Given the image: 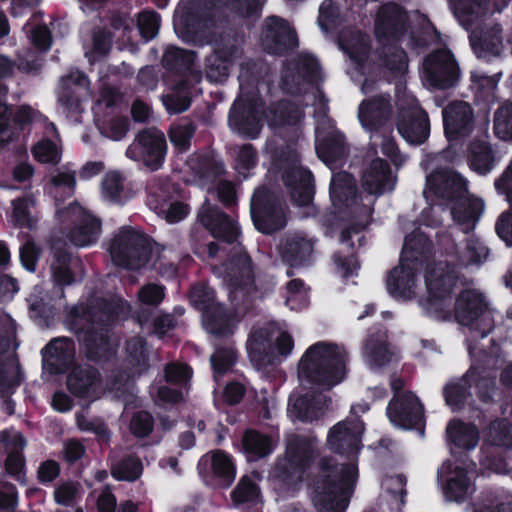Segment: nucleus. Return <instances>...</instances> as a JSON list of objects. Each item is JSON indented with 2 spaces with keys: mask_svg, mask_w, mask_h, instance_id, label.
<instances>
[{
  "mask_svg": "<svg viewBox=\"0 0 512 512\" xmlns=\"http://www.w3.org/2000/svg\"><path fill=\"white\" fill-rule=\"evenodd\" d=\"M191 301L203 313L202 324L206 332L218 336L233 333L238 320L214 302V291L210 287L204 284L193 287Z\"/></svg>",
  "mask_w": 512,
  "mask_h": 512,
  "instance_id": "obj_13",
  "label": "nucleus"
},
{
  "mask_svg": "<svg viewBox=\"0 0 512 512\" xmlns=\"http://www.w3.org/2000/svg\"><path fill=\"white\" fill-rule=\"evenodd\" d=\"M315 137L316 153L326 165L333 164L346 154L343 135L324 115L317 120Z\"/></svg>",
  "mask_w": 512,
  "mask_h": 512,
  "instance_id": "obj_25",
  "label": "nucleus"
},
{
  "mask_svg": "<svg viewBox=\"0 0 512 512\" xmlns=\"http://www.w3.org/2000/svg\"><path fill=\"white\" fill-rule=\"evenodd\" d=\"M43 366L51 373H62L72 363L74 344L68 338H56L43 350Z\"/></svg>",
  "mask_w": 512,
  "mask_h": 512,
  "instance_id": "obj_39",
  "label": "nucleus"
},
{
  "mask_svg": "<svg viewBox=\"0 0 512 512\" xmlns=\"http://www.w3.org/2000/svg\"><path fill=\"white\" fill-rule=\"evenodd\" d=\"M167 151L164 134L155 128L141 131L128 146L126 156L152 171L162 167Z\"/></svg>",
  "mask_w": 512,
  "mask_h": 512,
  "instance_id": "obj_20",
  "label": "nucleus"
},
{
  "mask_svg": "<svg viewBox=\"0 0 512 512\" xmlns=\"http://www.w3.org/2000/svg\"><path fill=\"white\" fill-rule=\"evenodd\" d=\"M327 402L323 394H292L288 403V415L293 421L312 422L323 415Z\"/></svg>",
  "mask_w": 512,
  "mask_h": 512,
  "instance_id": "obj_35",
  "label": "nucleus"
},
{
  "mask_svg": "<svg viewBox=\"0 0 512 512\" xmlns=\"http://www.w3.org/2000/svg\"><path fill=\"white\" fill-rule=\"evenodd\" d=\"M137 27L144 41L153 39L159 31V15L153 11H143L139 13L137 17Z\"/></svg>",
  "mask_w": 512,
  "mask_h": 512,
  "instance_id": "obj_64",
  "label": "nucleus"
},
{
  "mask_svg": "<svg viewBox=\"0 0 512 512\" xmlns=\"http://www.w3.org/2000/svg\"><path fill=\"white\" fill-rule=\"evenodd\" d=\"M499 313L486 302L484 295L476 289L460 293L455 303V318L459 324L468 326L472 337H486L494 327Z\"/></svg>",
  "mask_w": 512,
  "mask_h": 512,
  "instance_id": "obj_8",
  "label": "nucleus"
},
{
  "mask_svg": "<svg viewBox=\"0 0 512 512\" xmlns=\"http://www.w3.org/2000/svg\"><path fill=\"white\" fill-rule=\"evenodd\" d=\"M216 274L227 285L232 300L250 296L254 291V269L250 257L239 248L237 255L217 268Z\"/></svg>",
  "mask_w": 512,
  "mask_h": 512,
  "instance_id": "obj_14",
  "label": "nucleus"
},
{
  "mask_svg": "<svg viewBox=\"0 0 512 512\" xmlns=\"http://www.w3.org/2000/svg\"><path fill=\"white\" fill-rule=\"evenodd\" d=\"M363 431L364 425L359 419L339 422L328 433V446L336 453L348 454L353 458L361 448Z\"/></svg>",
  "mask_w": 512,
  "mask_h": 512,
  "instance_id": "obj_27",
  "label": "nucleus"
},
{
  "mask_svg": "<svg viewBox=\"0 0 512 512\" xmlns=\"http://www.w3.org/2000/svg\"><path fill=\"white\" fill-rule=\"evenodd\" d=\"M12 221L21 228L33 230L38 224V215L35 212L36 198L32 193H27L11 202Z\"/></svg>",
  "mask_w": 512,
  "mask_h": 512,
  "instance_id": "obj_46",
  "label": "nucleus"
},
{
  "mask_svg": "<svg viewBox=\"0 0 512 512\" xmlns=\"http://www.w3.org/2000/svg\"><path fill=\"white\" fill-rule=\"evenodd\" d=\"M470 381L475 382L476 391L484 401L490 398V392L495 388L494 378L486 370L472 366L463 378L449 382L444 388L446 404L453 411L460 409L467 399Z\"/></svg>",
  "mask_w": 512,
  "mask_h": 512,
  "instance_id": "obj_22",
  "label": "nucleus"
},
{
  "mask_svg": "<svg viewBox=\"0 0 512 512\" xmlns=\"http://www.w3.org/2000/svg\"><path fill=\"white\" fill-rule=\"evenodd\" d=\"M293 348L292 336L276 325L254 330L247 341L250 360L257 365L272 364L286 358Z\"/></svg>",
  "mask_w": 512,
  "mask_h": 512,
  "instance_id": "obj_7",
  "label": "nucleus"
},
{
  "mask_svg": "<svg viewBox=\"0 0 512 512\" xmlns=\"http://www.w3.org/2000/svg\"><path fill=\"white\" fill-rule=\"evenodd\" d=\"M363 355L366 364L375 371L396 359L395 353L387 345L385 333L369 336L364 345Z\"/></svg>",
  "mask_w": 512,
  "mask_h": 512,
  "instance_id": "obj_41",
  "label": "nucleus"
},
{
  "mask_svg": "<svg viewBox=\"0 0 512 512\" xmlns=\"http://www.w3.org/2000/svg\"><path fill=\"white\" fill-rule=\"evenodd\" d=\"M76 186L75 174L71 171H58L52 174L47 185L50 195L57 198L60 194L71 196Z\"/></svg>",
  "mask_w": 512,
  "mask_h": 512,
  "instance_id": "obj_54",
  "label": "nucleus"
},
{
  "mask_svg": "<svg viewBox=\"0 0 512 512\" xmlns=\"http://www.w3.org/2000/svg\"><path fill=\"white\" fill-rule=\"evenodd\" d=\"M396 178L388 164L380 159L372 160L362 175V186L369 195H382L394 189Z\"/></svg>",
  "mask_w": 512,
  "mask_h": 512,
  "instance_id": "obj_37",
  "label": "nucleus"
},
{
  "mask_svg": "<svg viewBox=\"0 0 512 512\" xmlns=\"http://www.w3.org/2000/svg\"><path fill=\"white\" fill-rule=\"evenodd\" d=\"M398 108L397 129L399 134L411 144H421L429 136V120L415 96L399 89L396 94Z\"/></svg>",
  "mask_w": 512,
  "mask_h": 512,
  "instance_id": "obj_11",
  "label": "nucleus"
},
{
  "mask_svg": "<svg viewBox=\"0 0 512 512\" xmlns=\"http://www.w3.org/2000/svg\"><path fill=\"white\" fill-rule=\"evenodd\" d=\"M487 443L494 447H512V426L506 420H498L491 424L487 432Z\"/></svg>",
  "mask_w": 512,
  "mask_h": 512,
  "instance_id": "obj_56",
  "label": "nucleus"
},
{
  "mask_svg": "<svg viewBox=\"0 0 512 512\" xmlns=\"http://www.w3.org/2000/svg\"><path fill=\"white\" fill-rule=\"evenodd\" d=\"M110 46L109 34L102 30L95 31L91 44L84 46L85 56L90 63L96 62L108 53Z\"/></svg>",
  "mask_w": 512,
  "mask_h": 512,
  "instance_id": "obj_62",
  "label": "nucleus"
},
{
  "mask_svg": "<svg viewBox=\"0 0 512 512\" xmlns=\"http://www.w3.org/2000/svg\"><path fill=\"white\" fill-rule=\"evenodd\" d=\"M190 78L195 83H199L201 76L199 73H191L188 78L181 79L172 88V92L162 97V102L169 113L177 114L186 111L191 104L192 85Z\"/></svg>",
  "mask_w": 512,
  "mask_h": 512,
  "instance_id": "obj_43",
  "label": "nucleus"
},
{
  "mask_svg": "<svg viewBox=\"0 0 512 512\" xmlns=\"http://www.w3.org/2000/svg\"><path fill=\"white\" fill-rule=\"evenodd\" d=\"M488 257L487 247L476 238H470L463 251L456 256L458 265H479Z\"/></svg>",
  "mask_w": 512,
  "mask_h": 512,
  "instance_id": "obj_55",
  "label": "nucleus"
},
{
  "mask_svg": "<svg viewBox=\"0 0 512 512\" xmlns=\"http://www.w3.org/2000/svg\"><path fill=\"white\" fill-rule=\"evenodd\" d=\"M7 446L12 447L6 459V470L9 474L20 477L23 468V458L19 452L25 446L23 436L17 431L7 433V437L3 438Z\"/></svg>",
  "mask_w": 512,
  "mask_h": 512,
  "instance_id": "obj_50",
  "label": "nucleus"
},
{
  "mask_svg": "<svg viewBox=\"0 0 512 512\" xmlns=\"http://www.w3.org/2000/svg\"><path fill=\"white\" fill-rule=\"evenodd\" d=\"M498 159L485 139L474 141L468 149V163L475 172L486 175L492 171Z\"/></svg>",
  "mask_w": 512,
  "mask_h": 512,
  "instance_id": "obj_45",
  "label": "nucleus"
},
{
  "mask_svg": "<svg viewBox=\"0 0 512 512\" xmlns=\"http://www.w3.org/2000/svg\"><path fill=\"white\" fill-rule=\"evenodd\" d=\"M386 497L391 502V508L400 510L404 504L405 478L401 475L389 476L382 483Z\"/></svg>",
  "mask_w": 512,
  "mask_h": 512,
  "instance_id": "obj_58",
  "label": "nucleus"
},
{
  "mask_svg": "<svg viewBox=\"0 0 512 512\" xmlns=\"http://www.w3.org/2000/svg\"><path fill=\"white\" fill-rule=\"evenodd\" d=\"M194 59L195 56L191 51L169 46L164 52L162 61L168 69L186 70L190 69Z\"/></svg>",
  "mask_w": 512,
  "mask_h": 512,
  "instance_id": "obj_57",
  "label": "nucleus"
},
{
  "mask_svg": "<svg viewBox=\"0 0 512 512\" xmlns=\"http://www.w3.org/2000/svg\"><path fill=\"white\" fill-rule=\"evenodd\" d=\"M446 433L451 445L452 454L455 453V449L465 451L475 449L480 440L479 431L475 425L457 420L451 421L448 424Z\"/></svg>",
  "mask_w": 512,
  "mask_h": 512,
  "instance_id": "obj_42",
  "label": "nucleus"
},
{
  "mask_svg": "<svg viewBox=\"0 0 512 512\" xmlns=\"http://www.w3.org/2000/svg\"><path fill=\"white\" fill-rule=\"evenodd\" d=\"M261 43L268 53L278 55L295 48L298 39L294 29L284 19L271 16L264 23Z\"/></svg>",
  "mask_w": 512,
  "mask_h": 512,
  "instance_id": "obj_29",
  "label": "nucleus"
},
{
  "mask_svg": "<svg viewBox=\"0 0 512 512\" xmlns=\"http://www.w3.org/2000/svg\"><path fill=\"white\" fill-rule=\"evenodd\" d=\"M344 21V15L333 0H324L319 7L318 24L324 33L338 28Z\"/></svg>",
  "mask_w": 512,
  "mask_h": 512,
  "instance_id": "obj_53",
  "label": "nucleus"
},
{
  "mask_svg": "<svg viewBox=\"0 0 512 512\" xmlns=\"http://www.w3.org/2000/svg\"><path fill=\"white\" fill-rule=\"evenodd\" d=\"M34 158L44 164L56 165L61 160V150L56 142L43 138L32 148Z\"/></svg>",
  "mask_w": 512,
  "mask_h": 512,
  "instance_id": "obj_60",
  "label": "nucleus"
},
{
  "mask_svg": "<svg viewBox=\"0 0 512 512\" xmlns=\"http://www.w3.org/2000/svg\"><path fill=\"white\" fill-rule=\"evenodd\" d=\"M494 133L502 140L512 139V104H505L496 111Z\"/></svg>",
  "mask_w": 512,
  "mask_h": 512,
  "instance_id": "obj_63",
  "label": "nucleus"
},
{
  "mask_svg": "<svg viewBox=\"0 0 512 512\" xmlns=\"http://www.w3.org/2000/svg\"><path fill=\"white\" fill-rule=\"evenodd\" d=\"M302 117V111L290 100H286L270 108V114L265 118L269 126H281L286 123L296 124Z\"/></svg>",
  "mask_w": 512,
  "mask_h": 512,
  "instance_id": "obj_49",
  "label": "nucleus"
},
{
  "mask_svg": "<svg viewBox=\"0 0 512 512\" xmlns=\"http://www.w3.org/2000/svg\"><path fill=\"white\" fill-rule=\"evenodd\" d=\"M347 352L333 342L320 341L311 345L298 364V379L302 385L317 384L331 388L346 376Z\"/></svg>",
  "mask_w": 512,
  "mask_h": 512,
  "instance_id": "obj_6",
  "label": "nucleus"
},
{
  "mask_svg": "<svg viewBox=\"0 0 512 512\" xmlns=\"http://www.w3.org/2000/svg\"><path fill=\"white\" fill-rule=\"evenodd\" d=\"M243 447L250 459L268 455L273 449L272 440L256 431H247L243 436Z\"/></svg>",
  "mask_w": 512,
  "mask_h": 512,
  "instance_id": "obj_51",
  "label": "nucleus"
},
{
  "mask_svg": "<svg viewBox=\"0 0 512 512\" xmlns=\"http://www.w3.org/2000/svg\"><path fill=\"white\" fill-rule=\"evenodd\" d=\"M387 416L394 426L411 429L422 423L423 406L413 393H397L387 407Z\"/></svg>",
  "mask_w": 512,
  "mask_h": 512,
  "instance_id": "obj_26",
  "label": "nucleus"
},
{
  "mask_svg": "<svg viewBox=\"0 0 512 512\" xmlns=\"http://www.w3.org/2000/svg\"><path fill=\"white\" fill-rule=\"evenodd\" d=\"M474 463L448 459L437 472L438 484L446 501L464 503L476 490Z\"/></svg>",
  "mask_w": 512,
  "mask_h": 512,
  "instance_id": "obj_10",
  "label": "nucleus"
},
{
  "mask_svg": "<svg viewBox=\"0 0 512 512\" xmlns=\"http://www.w3.org/2000/svg\"><path fill=\"white\" fill-rule=\"evenodd\" d=\"M275 166L283 170V179L293 201L299 206L308 205L313 196L312 174L298 164L296 152L292 149L283 152Z\"/></svg>",
  "mask_w": 512,
  "mask_h": 512,
  "instance_id": "obj_18",
  "label": "nucleus"
},
{
  "mask_svg": "<svg viewBox=\"0 0 512 512\" xmlns=\"http://www.w3.org/2000/svg\"><path fill=\"white\" fill-rule=\"evenodd\" d=\"M101 196L111 203H123L129 198L125 177L118 171L105 174L101 182Z\"/></svg>",
  "mask_w": 512,
  "mask_h": 512,
  "instance_id": "obj_47",
  "label": "nucleus"
},
{
  "mask_svg": "<svg viewBox=\"0 0 512 512\" xmlns=\"http://www.w3.org/2000/svg\"><path fill=\"white\" fill-rule=\"evenodd\" d=\"M16 336V324L8 315L0 317V389L2 391L13 385L16 373V360L11 352H8L14 344Z\"/></svg>",
  "mask_w": 512,
  "mask_h": 512,
  "instance_id": "obj_30",
  "label": "nucleus"
},
{
  "mask_svg": "<svg viewBox=\"0 0 512 512\" xmlns=\"http://www.w3.org/2000/svg\"><path fill=\"white\" fill-rule=\"evenodd\" d=\"M430 241L420 231L405 237L399 265L393 268L386 280L389 294L399 300L412 299L420 286L419 273L424 271L427 296L421 298L420 306L430 316L445 318L450 303V292L456 281L454 269L445 272L442 261L429 262Z\"/></svg>",
  "mask_w": 512,
  "mask_h": 512,
  "instance_id": "obj_2",
  "label": "nucleus"
},
{
  "mask_svg": "<svg viewBox=\"0 0 512 512\" xmlns=\"http://www.w3.org/2000/svg\"><path fill=\"white\" fill-rule=\"evenodd\" d=\"M214 18L213 11H209L205 15L200 14L196 2L184 0L180 2L174 13L173 26L178 36L188 41L192 35L198 34L202 29L218 28L219 21Z\"/></svg>",
  "mask_w": 512,
  "mask_h": 512,
  "instance_id": "obj_23",
  "label": "nucleus"
},
{
  "mask_svg": "<svg viewBox=\"0 0 512 512\" xmlns=\"http://www.w3.org/2000/svg\"><path fill=\"white\" fill-rule=\"evenodd\" d=\"M460 71L452 53L445 48L430 53L423 61L421 79L428 89H447L454 86Z\"/></svg>",
  "mask_w": 512,
  "mask_h": 512,
  "instance_id": "obj_15",
  "label": "nucleus"
},
{
  "mask_svg": "<svg viewBox=\"0 0 512 512\" xmlns=\"http://www.w3.org/2000/svg\"><path fill=\"white\" fill-rule=\"evenodd\" d=\"M143 471V465L138 457L129 456L113 465L112 476L117 480L135 481Z\"/></svg>",
  "mask_w": 512,
  "mask_h": 512,
  "instance_id": "obj_59",
  "label": "nucleus"
},
{
  "mask_svg": "<svg viewBox=\"0 0 512 512\" xmlns=\"http://www.w3.org/2000/svg\"><path fill=\"white\" fill-rule=\"evenodd\" d=\"M406 15L394 3L380 8L375 19V34L381 51L370 54L366 35L348 28L340 32L338 41L342 51L349 57L351 78L361 85L364 94L376 89L380 74L391 78L402 76L407 71L406 54L394 43L404 27Z\"/></svg>",
  "mask_w": 512,
  "mask_h": 512,
  "instance_id": "obj_1",
  "label": "nucleus"
},
{
  "mask_svg": "<svg viewBox=\"0 0 512 512\" xmlns=\"http://www.w3.org/2000/svg\"><path fill=\"white\" fill-rule=\"evenodd\" d=\"M147 238L132 228H122L111 240L109 253L115 265L140 269L148 263Z\"/></svg>",
  "mask_w": 512,
  "mask_h": 512,
  "instance_id": "obj_12",
  "label": "nucleus"
},
{
  "mask_svg": "<svg viewBox=\"0 0 512 512\" xmlns=\"http://www.w3.org/2000/svg\"><path fill=\"white\" fill-rule=\"evenodd\" d=\"M250 211L256 229L262 233H273L285 225L283 208L276 204L274 195L265 187L255 190Z\"/></svg>",
  "mask_w": 512,
  "mask_h": 512,
  "instance_id": "obj_21",
  "label": "nucleus"
},
{
  "mask_svg": "<svg viewBox=\"0 0 512 512\" xmlns=\"http://www.w3.org/2000/svg\"><path fill=\"white\" fill-rule=\"evenodd\" d=\"M52 260H51V273L54 281L58 285H69L74 281L71 271V261L69 253L56 245L51 247Z\"/></svg>",
  "mask_w": 512,
  "mask_h": 512,
  "instance_id": "obj_48",
  "label": "nucleus"
},
{
  "mask_svg": "<svg viewBox=\"0 0 512 512\" xmlns=\"http://www.w3.org/2000/svg\"><path fill=\"white\" fill-rule=\"evenodd\" d=\"M67 386L73 395L89 402L98 399L103 392L98 372L86 365L75 367L70 372Z\"/></svg>",
  "mask_w": 512,
  "mask_h": 512,
  "instance_id": "obj_33",
  "label": "nucleus"
},
{
  "mask_svg": "<svg viewBox=\"0 0 512 512\" xmlns=\"http://www.w3.org/2000/svg\"><path fill=\"white\" fill-rule=\"evenodd\" d=\"M423 195L431 203L434 198L453 201L452 217L464 233L475 228L485 208L482 199L468 194L465 179L448 169L441 168L427 176Z\"/></svg>",
  "mask_w": 512,
  "mask_h": 512,
  "instance_id": "obj_4",
  "label": "nucleus"
},
{
  "mask_svg": "<svg viewBox=\"0 0 512 512\" xmlns=\"http://www.w3.org/2000/svg\"><path fill=\"white\" fill-rule=\"evenodd\" d=\"M240 96L235 100L228 118L230 128L236 133L255 138L264 123L260 112L261 102L254 91L249 90L248 75L242 69L239 75Z\"/></svg>",
  "mask_w": 512,
  "mask_h": 512,
  "instance_id": "obj_9",
  "label": "nucleus"
},
{
  "mask_svg": "<svg viewBox=\"0 0 512 512\" xmlns=\"http://www.w3.org/2000/svg\"><path fill=\"white\" fill-rule=\"evenodd\" d=\"M317 450L316 442L298 435L287 439L285 468L286 478H300L301 473L311 463Z\"/></svg>",
  "mask_w": 512,
  "mask_h": 512,
  "instance_id": "obj_31",
  "label": "nucleus"
},
{
  "mask_svg": "<svg viewBox=\"0 0 512 512\" xmlns=\"http://www.w3.org/2000/svg\"><path fill=\"white\" fill-rule=\"evenodd\" d=\"M207 42L213 44L214 53L207 58L206 77L211 82L221 83L227 79L231 63L241 56L243 40L222 34L217 39L212 32Z\"/></svg>",
  "mask_w": 512,
  "mask_h": 512,
  "instance_id": "obj_16",
  "label": "nucleus"
},
{
  "mask_svg": "<svg viewBox=\"0 0 512 512\" xmlns=\"http://www.w3.org/2000/svg\"><path fill=\"white\" fill-rule=\"evenodd\" d=\"M201 223L216 238H221L229 243L237 240L239 229L235 222L221 213L217 207L205 201L199 211Z\"/></svg>",
  "mask_w": 512,
  "mask_h": 512,
  "instance_id": "obj_36",
  "label": "nucleus"
},
{
  "mask_svg": "<svg viewBox=\"0 0 512 512\" xmlns=\"http://www.w3.org/2000/svg\"><path fill=\"white\" fill-rule=\"evenodd\" d=\"M499 28H495L491 34H484L479 37L475 30H472L470 39L471 45L479 58H485L488 55H499L501 42L498 36Z\"/></svg>",
  "mask_w": 512,
  "mask_h": 512,
  "instance_id": "obj_52",
  "label": "nucleus"
},
{
  "mask_svg": "<svg viewBox=\"0 0 512 512\" xmlns=\"http://www.w3.org/2000/svg\"><path fill=\"white\" fill-rule=\"evenodd\" d=\"M129 312L130 306L120 298H113L108 304L102 296H91L73 307L68 325L83 341L89 356L97 359L111 350L105 327Z\"/></svg>",
  "mask_w": 512,
  "mask_h": 512,
  "instance_id": "obj_3",
  "label": "nucleus"
},
{
  "mask_svg": "<svg viewBox=\"0 0 512 512\" xmlns=\"http://www.w3.org/2000/svg\"><path fill=\"white\" fill-rule=\"evenodd\" d=\"M208 466L219 484L227 487L234 481L236 469L230 456L225 452L216 450L203 456L198 464L200 473Z\"/></svg>",
  "mask_w": 512,
  "mask_h": 512,
  "instance_id": "obj_40",
  "label": "nucleus"
},
{
  "mask_svg": "<svg viewBox=\"0 0 512 512\" xmlns=\"http://www.w3.org/2000/svg\"><path fill=\"white\" fill-rule=\"evenodd\" d=\"M315 242L303 232L288 234L279 248L283 261L295 268L310 266L316 259Z\"/></svg>",
  "mask_w": 512,
  "mask_h": 512,
  "instance_id": "obj_28",
  "label": "nucleus"
},
{
  "mask_svg": "<svg viewBox=\"0 0 512 512\" xmlns=\"http://www.w3.org/2000/svg\"><path fill=\"white\" fill-rule=\"evenodd\" d=\"M451 1L456 18L466 30H472L474 23L492 12L484 0Z\"/></svg>",
  "mask_w": 512,
  "mask_h": 512,
  "instance_id": "obj_44",
  "label": "nucleus"
},
{
  "mask_svg": "<svg viewBox=\"0 0 512 512\" xmlns=\"http://www.w3.org/2000/svg\"><path fill=\"white\" fill-rule=\"evenodd\" d=\"M153 209L168 223H176L183 220L189 213V207L179 201L163 200L154 204Z\"/></svg>",
  "mask_w": 512,
  "mask_h": 512,
  "instance_id": "obj_61",
  "label": "nucleus"
},
{
  "mask_svg": "<svg viewBox=\"0 0 512 512\" xmlns=\"http://www.w3.org/2000/svg\"><path fill=\"white\" fill-rule=\"evenodd\" d=\"M330 196L335 207L344 205L350 208L353 213L358 214L359 225L362 228L366 226L372 213L373 199L356 194L355 181L349 173L339 172L333 175Z\"/></svg>",
  "mask_w": 512,
  "mask_h": 512,
  "instance_id": "obj_17",
  "label": "nucleus"
},
{
  "mask_svg": "<svg viewBox=\"0 0 512 512\" xmlns=\"http://www.w3.org/2000/svg\"><path fill=\"white\" fill-rule=\"evenodd\" d=\"M56 215L62 223L73 225L68 236L75 246L86 247L98 239L101 232L100 221L78 203H70L67 207L58 209Z\"/></svg>",
  "mask_w": 512,
  "mask_h": 512,
  "instance_id": "obj_19",
  "label": "nucleus"
},
{
  "mask_svg": "<svg viewBox=\"0 0 512 512\" xmlns=\"http://www.w3.org/2000/svg\"><path fill=\"white\" fill-rule=\"evenodd\" d=\"M88 79L80 71H72L60 80L58 99L70 112L82 111L81 101L88 96Z\"/></svg>",
  "mask_w": 512,
  "mask_h": 512,
  "instance_id": "obj_34",
  "label": "nucleus"
},
{
  "mask_svg": "<svg viewBox=\"0 0 512 512\" xmlns=\"http://www.w3.org/2000/svg\"><path fill=\"white\" fill-rule=\"evenodd\" d=\"M320 77V67L314 56L299 55L293 68L288 67L282 77V87L287 92H294V86L300 81L315 82Z\"/></svg>",
  "mask_w": 512,
  "mask_h": 512,
  "instance_id": "obj_38",
  "label": "nucleus"
},
{
  "mask_svg": "<svg viewBox=\"0 0 512 512\" xmlns=\"http://www.w3.org/2000/svg\"><path fill=\"white\" fill-rule=\"evenodd\" d=\"M357 475L355 463L323 459L312 490L315 508L319 512H345Z\"/></svg>",
  "mask_w": 512,
  "mask_h": 512,
  "instance_id": "obj_5",
  "label": "nucleus"
},
{
  "mask_svg": "<svg viewBox=\"0 0 512 512\" xmlns=\"http://www.w3.org/2000/svg\"><path fill=\"white\" fill-rule=\"evenodd\" d=\"M445 134L449 141L468 135L473 129V113L470 105L458 101L449 104L442 112Z\"/></svg>",
  "mask_w": 512,
  "mask_h": 512,
  "instance_id": "obj_32",
  "label": "nucleus"
},
{
  "mask_svg": "<svg viewBox=\"0 0 512 512\" xmlns=\"http://www.w3.org/2000/svg\"><path fill=\"white\" fill-rule=\"evenodd\" d=\"M392 115L390 96L381 94L364 99L358 108V119L364 130L371 134L374 144L376 132L385 129Z\"/></svg>",
  "mask_w": 512,
  "mask_h": 512,
  "instance_id": "obj_24",
  "label": "nucleus"
}]
</instances>
